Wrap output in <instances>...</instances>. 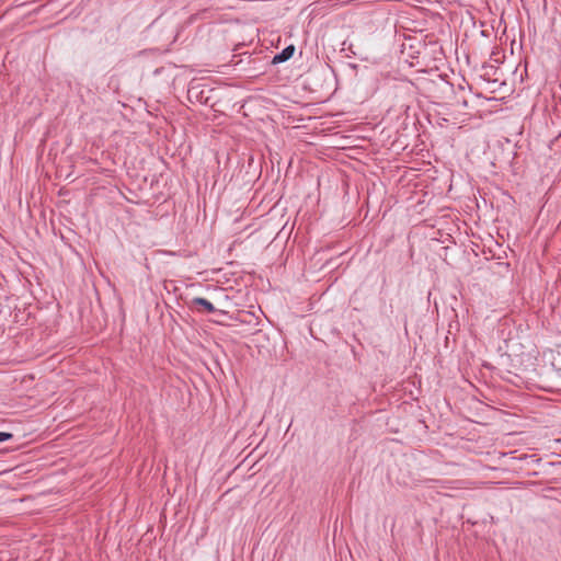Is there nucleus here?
Listing matches in <instances>:
<instances>
[{"label": "nucleus", "mask_w": 561, "mask_h": 561, "mask_svg": "<svg viewBox=\"0 0 561 561\" xmlns=\"http://www.w3.org/2000/svg\"><path fill=\"white\" fill-rule=\"evenodd\" d=\"M13 437V434L7 432H0V442L9 440Z\"/></svg>", "instance_id": "obj_3"}, {"label": "nucleus", "mask_w": 561, "mask_h": 561, "mask_svg": "<svg viewBox=\"0 0 561 561\" xmlns=\"http://www.w3.org/2000/svg\"><path fill=\"white\" fill-rule=\"evenodd\" d=\"M192 305L194 307H196L198 311L202 310L201 308H203V311H206V312H216L217 311V309L210 301H208L207 299L202 298V297L194 298L192 300Z\"/></svg>", "instance_id": "obj_1"}, {"label": "nucleus", "mask_w": 561, "mask_h": 561, "mask_svg": "<svg viewBox=\"0 0 561 561\" xmlns=\"http://www.w3.org/2000/svg\"><path fill=\"white\" fill-rule=\"evenodd\" d=\"M294 51H295V47L293 45L287 46L279 54L274 56L273 64H280V62L288 60L289 58L293 57Z\"/></svg>", "instance_id": "obj_2"}]
</instances>
